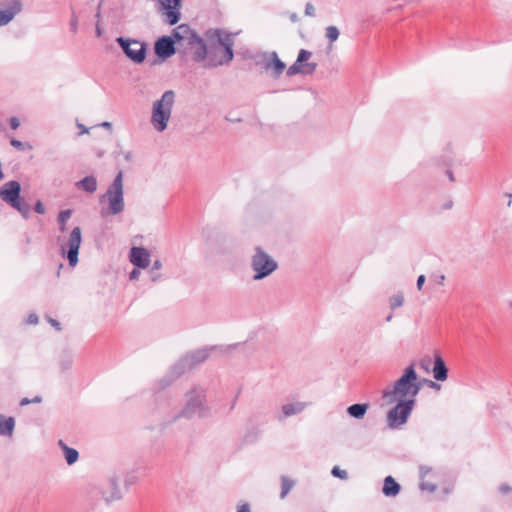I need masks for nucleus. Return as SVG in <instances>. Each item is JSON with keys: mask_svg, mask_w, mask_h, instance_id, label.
Here are the masks:
<instances>
[{"mask_svg": "<svg viewBox=\"0 0 512 512\" xmlns=\"http://www.w3.org/2000/svg\"><path fill=\"white\" fill-rule=\"evenodd\" d=\"M210 413L211 408L207 399V388L201 384H194L185 392L184 404L174 419H202L208 417Z\"/></svg>", "mask_w": 512, "mask_h": 512, "instance_id": "1", "label": "nucleus"}, {"mask_svg": "<svg viewBox=\"0 0 512 512\" xmlns=\"http://www.w3.org/2000/svg\"><path fill=\"white\" fill-rule=\"evenodd\" d=\"M421 385L418 382V376L413 365L405 368L403 375L395 382L392 389H387L383 392V398L387 402L393 403L396 400L400 401H415L416 396L419 394Z\"/></svg>", "mask_w": 512, "mask_h": 512, "instance_id": "2", "label": "nucleus"}, {"mask_svg": "<svg viewBox=\"0 0 512 512\" xmlns=\"http://www.w3.org/2000/svg\"><path fill=\"white\" fill-rule=\"evenodd\" d=\"M99 204L102 218L118 215L124 211L125 202L122 171L115 176L106 192L99 197Z\"/></svg>", "mask_w": 512, "mask_h": 512, "instance_id": "3", "label": "nucleus"}, {"mask_svg": "<svg viewBox=\"0 0 512 512\" xmlns=\"http://www.w3.org/2000/svg\"><path fill=\"white\" fill-rule=\"evenodd\" d=\"M172 36L176 40L178 49L181 47L189 50L197 62H202L208 57V45L188 25L182 24L176 27Z\"/></svg>", "mask_w": 512, "mask_h": 512, "instance_id": "4", "label": "nucleus"}, {"mask_svg": "<svg viewBox=\"0 0 512 512\" xmlns=\"http://www.w3.org/2000/svg\"><path fill=\"white\" fill-rule=\"evenodd\" d=\"M174 102L175 93L172 90H168L162 94L160 99L153 103L150 123L156 132L162 133L168 128Z\"/></svg>", "mask_w": 512, "mask_h": 512, "instance_id": "5", "label": "nucleus"}, {"mask_svg": "<svg viewBox=\"0 0 512 512\" xmlns=\"http://www.w3.org/2000/svg\"><path fill=\"white\" fill-rule=\"evenodd\" d=\"M215 349L216 347L203 348L185 355L171 368V376L165 377L160 381V388L163 389L169 386L186 370L192 369L196 365L203 363L209 357L210 351Z\"/></svg>", "mask_w": 512, "mask_h": 512, "instance_id": "6", "label": "nucleus"}, {"mask_svg": "<svg viewBox=\"0 0 512 512\" xmlns=\"http://www.w3.org/2000/svg\"><path fill=\"white\" fill-rule=\"evenodd\" d=\"M206 40L210 42V48H212V41H216L220 46L224 48V55L221 59L216 60L213 57L208 58V66L216 67L224 64H228L234 57L233 46H234V34L227 33L220 29H210L205 33Z\"/></svg>", "mask_w": 512, "mask_h": 512, "instance_id": "7", "label": "nucleus"}, {"mask_svg": "<svg viewBox=\"0 0 512 512\" xmlns=\"http://www.w3.org/2000/svg\"><path fill=\"white\" fill-rule=\"evenodd\" d=\"M251 268L254 272L253 280H262L277 270L276 260L266 253L261 247H256L251 257Z\"/></svg>", "mask_w": 512, "mask_h": 512, "instance_id": "8", "label": "nucleus"}, {"mask_svg": "<svg viewBox=\"0 0 512 512\" xmlns=\"http://www.w3.org/2000/svg\"><path fill=\"white\" fill-rule=\"evenodd\" d=\"M82 242L80 227L72 229L68 237H58V243L63 255L67 256L69 265L75 267L78 263L79 248Z\"/></svg>", "mask_w": 512, "mask_h": 512, "instance_id": "9", "label": "nucleus"}, {"mask_svg": "<svg viewBox=\"0 0 512 512\" xmlns=\"http://www.w3.org/2000/svg\"><path fill=\"white\" fill-rule=\"evenodd\" d=\"M116 42L122 48L127 58H129L132 62L136 64H141L144 62L147 52L146 43L125 37L116 38Z\"/></svg>", "mask_w": 512, "mask_h": 512, "instance_id": "10", "label": "nucleus"}, {"mask_svg": "<svg viewBox=\"0 0 512 512\" xmlns=\"http://www.w3.org/2000/svg\"><path fill=\"white\" fill-rule=\"evenodd\" d=\"M395 402L397 404L387 413V421L390 428H398L404 425L415 406V401L412 400H396Z\"/></svg>", "mask_w": 512, "mask_h": 512, "instance_id": "11", "label": "nucleus"}, {"mask_svg": "<svg viewBox=\"0 0 512 512\" xmlns=\"http://www.w3.org/2000/svg\"><path fill=\"white\" fill-rule=\"evenodd\" d=\"M312 53L308 50L301 49L298 53L296 61L287 69V76L291 77L296 74L311 75L317 68V63L309 62Z\"/></svg>", "mask_w": 512, "mask_h": 512, "instance_id": "12", "label": "nucleus"}, {"mask_svg": "<svg viewBox=\"0 0 512 512\" xmlns=\"http://www.w3.org/2000/svg\"><path fill=\"white\" fill-rule=\"evenodd\" d=\"M119 482L120 480L117 476H111L98 487V492L101 496V499L106 504L109 505L122 499L123 495L119 486Z\"/></svg>", "mask_w": 512, "mask_h": 512, "instance_id": "13", "label": "nucleus"}, {"mask_svg": "<svg viewBox=\"0 0 512 512\" xmlns=\"http://www.w3.org/2000/svg\"><path fill=\"white\" fill-rule=\"evenodd\" d=\"M159 5V11L164 17L166 23L176 24L180 20L181 0H156Z\"/></svg>", "mask_w": 512, "mask_h": 512, "instance_id": "14", "label": "nucleus"}, {"mask_svg": "<svg viewBox=\"0 0 512 512\" xmlns=\"http://www.w3.org/2000/svg\"><path fill=\"white\" fill-rule=\"evenodd\" d=\"M21 185L16 180L4 183L0 188V197L3 201L14 206L20 199Z\"/></svg>", "mask_w": 512, "mask_h": 512, "instance_id": "15", "label": "nucleus"}, {"mask_svg": "<svg viewBox=\"0 0 512 512\" xmlns=\"http://www.w3.org/2000/svg\"><path fill=\"white\" fill-rule=\"evenodd\" d=\"M130 262L139 269H146L151 262L150 252L144 247H132L129 251Z\"/></svg>", "mask_w": 512, "mask_h": 512, "instance_id": "16", "label": "nucleus"}, {"mask_svg": "<svg viewBox=\"0 0 512 512\" xmlns=\"http://www.w3.org/2000/svg\"><path fill=\"white\" fill-rule=\"evenodd\" d=\"M175 43L176 40L173 36H163L159 38L154 47L156 55L163 59L171 57L176 52Z\"/></svg>", "mask_w": 512, "mask_h": 512, "instance_id": "17", "label": "nucleus"}, {"mask_svg": "<svg viewBox=\"0 0 512 512\" xmlns=\"http://www.w3.org/2000/svg\"><path fill=\"white\" fill-rule=\"evenodd\" d=\"M307 405L308 404L303 401L285 403L281 406L280 411L275 415V418L282 422L286 418L302 413L306 409Z\"/></svg>", "mask_w": 512, "mask_h": 512, "instance_id": "18", "label": "nucleus"}, {"mask_svg": "<svg viewBox=\"0 0 512 512\" xmlns=\"http://www.w3.org/2000/svg\"><path fill=\"white\" fill-rule=\"evenodd\" d=\"M265 62L264 69L271 74L272 77L278 78L286 68L284 62H282L276 52L264 54Z\"/></svg>", "mask_w": 512, "mask_h": 512, "instance_id": "19", "label": "nucleus"}, {"mask_svg": "<svg viewBox=\"0 0 512 512\" xmlns=\"http://www.w3.org/2000/svg\"><path fill=\"white\" fill-rule=\"evenodd\" d=\"M21 9L22 3L20 0H8V9L0 10V26L10 23Z\"/></svg>", "mask_w": 512, "mask_h": 512, "instance_id": "20", "label": "nucleus"}, {"mask_svg": "<svg viewBox=\"0 0 512 512\" xmlns=\"http://www.w3.org/2000/svg\"><path fill=\"white\" fill-rule=\"evenodd\" d=\"M433 377L437 381H445L448 377V369L440 355L435 356L434 366L432 369Z\"/></svg>", "mask_w": 512, "mask_h": 512, "instance_id": "21", "label": "nucleus"}, {"mask_svg": "<svg viewBox=\"0 0 512 512\" xmlns=\"http://www.w3.org/2000/svg\"><path fill=\"white\" fill-rule=\"evenodd\" d=\"M400 485L396 482V480L392 476H387L384 479V484L382 488V492L386 497H395L400 492Z\"/></svg>", "mask_w": 512, "mask_h": 512, "instance_id": "22", "label": "nucleus"}, {"mask_svg": "<svg viewBox=\"0 0 512 512\" xmlns=\"http://www.w3.org/2000/svg\"><path fill=\"white\" fill-rule=\"evenodd\" d=\"M58 445L62 449L68 465H73L78 461L79 453L76 449L69 447L63 440H59Z\"/></svg>", "mask_w": 512, "mask_h": 512, "instance_id": "23", "label": "nucleus"}, {"mask_svg": "<svg viewBox=\"0 0 512 512\" xmlns=\"http://www.w3.org/2000/svg\"><path fill=\"white\" fill-rule=\"evenodd\" d=\"M15 428V419L0 415V436L11 437Z\"/></svg>", "mask_w": 512, "mask_h": 512, "instance_id": "24", "label": "nucleus"}, {"mask_svg": "<svg viewBox=\"0 0 512 512\" xmlns=\"http://www.w3.org/2000/svg\"><path fill=\"white\" fill-rule=\"evenodd\" d=\"M76 186L88 193H94L97 190V180L94 176H86L76 182Z\"/></svg>", "mask_w": 512, "mask_h": 512, "instance_id": "25", "label": "nucleus"}, {"mask_svg": "<svg viewBox=\"0 0 512 512\" xmlns=\"http://www.w3.org/2000/svg\"><path fill=\"white\" fill-rule=\"evenodd\" d=\"M368 409L367 404H353L347 408V413L356 419H362Z\"/></svg>", "mask_w": 512, "mask_h": 512, "instance_id": "26", "label": "nucleus"}, {"mask_svg": "<svg viewBox=\"0 0 512 512\" xmlns=\"http://www.w3.org/2000/svg\"><path fill=\"white\" fill-rule=\"evenodd\" d=\"M295 485V481L287 476H281L280 498L284 499Z\"/></svg>", "mask_w": 512, "mask_h": 512, "instance_id": "27", "label": "nucleus"}, {"mask_svg": "<svg viewBox=\"0 0 512 512\" xmlns=\"http://www.w3.org/2000/svg\"><path fill=\"white\" fill-rule=\"evenodd\" d=\"M340 36V30L334 26L330 25L325 28V37L329 42V46L332 47L333 43L338 40Z\"/></svg>", "mask_w": 512, "mask_h": 512, "instance_id": "28", "label": "nucleus"}, {"mask_svg": "<svg viewBox=\"0 0 512 512\" xmlns=\"http://www.w3.org/2000/svg\"><path fill=\"white\" fill-rule=\"evenodd\" d=\"M420 472H421V477H422V481L420 483V488L423 491L434 492L436 490V485L432 484L430 482L424 481V477L426 476V474H428L430 472V469L426 468V467H421Z\"/></svg>", "mask_w": 512, "mask_h": 512, "instance_id": "29", "label": "nucleus"}, {"mask_svg": "<svg viewBox=\"0 0 512 512\" xmlns=\"http://www.w3.org/2000/svg\"><path fill=\"white\" fill-rule=\"evenodd\" d=\"M403 303H404V294L401 291L393 294L389 298V306L392 310H395V309L401 307L403 305Z\"/></svg>", "mask_w": 512, "mask_h": 512, "instance_id": "30", "label": "nucleus"}, {"mask_svg": "<svg viewBox=\"0 0 512 512\" xmlns=\"http://www.w3.org/2000/svg\"><path fill=\"white\" fill-rule=\"evenodd\" d=\"M71 215L72 211L70 209L63 210L59 213L57 220L61 232H64L66 230V222L70 219Z\"/></svg>", "mask_w": 512, "mask_h": 512, "instance_id": "31", "label": "nucleus"}, {"mask_svg": "<svg viewBox=\"0 0 512 512\" xmlns=\"http://www.w3.org/2000/svg\"><path fill=\"white\" fill-rule=\"evenodd\" d=\"M12 207L16 209L25 219H28L30 217V206L23 200L19 201Z\"/></svg>", "mask_w": 512, "mask_h": 512, "instance_id": "32", "label": "nucleus"}, {"mask_svg": "<svg viewBox=\"0 0 512 512\" xmlns=\"http://www.w3.org/2000/svg\"><path fill=\"white\" fill-rule=\"evenodd\" d=\"M331 473L334 477L340 478L342 480H346L348 478L347 471L340 469L338 466L333 467Z\"/></svg>", "mask_w": 512, "mask_h": 512, "instance_id": "33", "label": "nucleus"}, {"mask_svg": "<svg viewBox=\"0 0 512 512\" xmlns=\"http://www.w3.org/2000/svg\"><path fill=\"white\" fill-rule=\"evenodd\" d=\"M431 281L435 282L437 285L443 286L445 282V275L439 273H433L430 275Z\"/></svg>", "mask_w": 512, "mask_h": 512, "instance_id": "34", "label": "nucleus"}, {"mask_svg": "<svg viewBox=\"0 0 512 512\" xmlns=\"http://www.w3.org/2000/svg\"><path fill=\"white\" fill-rule=\"evenodd\" d=\"M499 492L503 495H507V494H510L512 493V486H510L509 484L507 483H502L500 486H499Z\"/></svg>", "mask_w": 512, "mask_h": 512, "instance_id": "35", "label": "nucleus"}, {"mask_svg": "<svg viewBox=\"0 0 512 512\" xmlns=\"http://www.w3.org/2000/svg\"><path fill=\"white\" fill-rule=\"evenodd\" d=\"M34 210L38 214H44L46 212L45 206L41 200H37L34 205Z\"/></svg>", "mask_w": 512, "mask_h": 512, "instance_id": "36", "label": "nucleus"}, {"mask_svg": "<svg viewBox=\"0 0 512 512\" xmlns=\"http://www.w3.org/2000/svg\"><path fill=\"white\" fill-rule=\"evenodd\" d=\"M305 15L314 17L315 16V7L311 3H307L305 6Z\"/></svg>", "mask_w": 512, "mask_h": 512, "instance_id": "37", "label": "nucleus"}, {"mask_svg": "<svg viewBox=\"0 0 512 512\" xmlns=\"http://www.w3.org/2000/svg\"><path fill=\"white\" fill-rule=\"evenodd\" d=\"M70 29L73 33L77 32L78 29V19L75 14L72 15L71 21H70Z\"/></svg>", "mask_w": 512, "mask_h": 512, "instance_id": "38", "label": "nucleus"}, {"mask_svg": "<svg viewBox=\"0 0 512 512\" xmlns=\"http://www.w3.org/2000/svg\"><path fill=\"white\" fill-rule=\"evenodd\" d=\"M26 323L29 325H35L38 323V316L35 313H31L28 315L26 319Z\"/></svg>", "mask_w": 512, "mask_h": 512, "instance_id": "39", "label": "nucleus"}, {"mask_svg": "<svg viewBox=\"0 0 512 512\" xmlns=\"http://www.w3.org/2000/svg\"><path fill=\"white\" fill-rule=\"evenodd\" d=\"M236 512H251L250 505L246 502L241 503L237 506Z\"/></svg>", "mask_w": 512, "mask_h": 512, "instance_id": "40", "label": "nucleus"}, {"mask_svg": "<svg viewBox=\"0 0 512 512\" xmlns=\"http://www.w3.org/2000/svg\"><path fill=\"white\" fill-rule=\"evenodd\" d=\"M10 144H11L14 148H16V149H18V150H21V151H22V150H24V149H25L23 142H21V141H19V140L12 139V140L10 141Z\"/></svg>", "mask_w": 512, "mask_h": 512, "instance_id": "41", "label": "nucleus"}, {"mask_svg": "<svg viewBox=\"0 0 512 512\" xmlns=\"http://www.w3.org/2000/svg\"><path fill=\"white\" fill-rule=\"evenodd\" d=\"M9 123H10V127L13 130L18 129V127L20 126V120L17 117H11L9 120Z\"/></svg>", "mask_w": 512, "mask_h": 512, "instance_id": "42", "label": "nucleus"}, {"mask_svg": "<svg viewBox=\"0 0 512 512\" xmlns=\"http://www.w3.org/2000/svg\"><path fill=\"white\" fill-rule=\"evenodd\" d=\"M140 269L135 267L130 273H129V279L130 280H137L140 276Z\"/></svg>", "mask_w": 512, "mask_h": 512, "instance_id": "43", "label": "nucleus"}, {"mask_svg": "<svg viewBox=\"0 0 512 512\" xmlns=\"http://www.w3.org/2000/svg\"><path fill=\"white\" fill-rule=\"evenodd\" d=\"M425 280H426L425 275H420V276H418L416 286H417V289H418L419 291H421V290H422L423 285H424V283H425Z\"/></svg>", "mask_w": 512, "mask_h": 512, "instance_id": "44", "label": "nucleus"}, {"mask_svg": "<svg viewBox=\"0 0 512 512\" xmlns=\"http://www.w3.org/2000/svg\"><path fill=\"white\" fill-rule=\"evenodd\" d=\"M161 268H162V262L159 259H157L153 262L151 269H150V273L160 270Z\"/></svg>", "mask_w": 512, "mask_h": 512, "instance_id": "45", "label": "nucleus"}, {"mask_svg": "<svg viewBox=\"0 0 512 512\" xmlns=\"http://www.w3.org/2000/svg\"><path fill=\"white\" fill-rule=\"evenodd\" d=\"M72 366V359L62 360L61 361V368L63 370H67Z\"/></svg>", "mask_w": 512, "mask_h": 512, "instance_id": "46", "label": "nucleus"}, {"mask_svg": "<svg viewBox=\"0 0 512 512\" xmlns=\"http://www.w3.org/2000/svg\"><path fill=\"white\" fill-rule=\"evenodd\" d=\"M151 274V281L152 282H157L160 280L161 278V275L160 274H156L154 272L150 273Z\"/></svg>", "mask_w": 512, "mask_h": 512, "instance_id": "47", "label": "nucleus"}, {"mask_svg": "<svg viewBox=\"0 0 512 512\" xmlns=\"http://www.w3.org/2000/svg\"><path fill=\"white\" fill-rule=\"evenodd\" d=\"M49 322L51 323L52 326H54L56 329H60V323L54 319H49Z\"/></svg>", "mask_w": 512, "mask_h": 512, "instance_id": "48", "label": "nucleus"}, {"mask_svg": "<svg viewBox=\"0 0 512 512\" xmlns=\"http://www.w3.org/2000/svg\"><path fill=\"white\" fill-rule=\"evenodd\" d=\"M95 32H96V36L97 37H101L102 29H101V27L98 24L96 25Z\"/></svg>", "mask_w": 512, "mask_h": 512, "instance_id": "49", "label": "nucleus"}, {"mask_svg": "<svg viewBox=\"0 0 512 512\" xmlns=\"http://www.w3.org/2000/svg\"><path fill=\"white\" fill-rule=\"evenodd\" d=\"M78 127L80 128V134H84V133H88V128H86L84 125L82 124H78Z\"/></svg>", "mask_w": 512, "mask_h": 512, "instance_id": "50", "label": "nucleus"}, {"mask_svg": "<svg viewBox=\"0 0 512 512\" xmlns=\"http://www.w3.org/2000/svg\"><path fill=\"white\" fill-rule=\"evenodd\" d=\"M29 403H31V400H30V399H28V398H23V399L20 401V405H21V406L27 405V404H29Z\"/></svg>", "mask_w": 512, "mask_h": 512, "instance_id": "51", "label": "nucleus"}, {"mask_svg": "<svg viewBox=\"0 0 512 512\" xmlns=\"http://www.w3.org/2000/svg\"><path fill=\"white\" fill-rule=\"evenodd\" d=\"M430 387H431V388L439 389V388H440V385H439V384H437V383H435V382H433V381H431V382H430Z\"/></svg>", "mask_w": 512, "mask_h": 512, "instance_id": "52", "label": "nucleus"}, {"mask_svg": "<svg viewBox=\"0 0 512 512\" xmlns=\"http://www.w3.org/2000/svg\"><path fill=\"white\" fill-rule=\"evenodd\" d=\"M41 402V397L36 396L34 399L31 400V403H39Z\"/></svg>", "mask_w": 512, "mask_h": 512, "instance_id": "53", "label": "nucleus"}, {"mask_svg": "<svg viewBox=\"0 0 512 512\" xmlns=\"http://www.w3.org/2000/svg\"><path fill=\"white\" fill-rule=\"evenodd\" d=\"M101 126H102V127H105V128H111V126H112V125H111V123H110V122H103V123L101 124Z\"/></svg>", "mask_w": 512, "mask_h": 512, "instance_id": "54", "label": "nucleus"}, {"mask_svg": "<svg viewBox=\"0 0 512 512\" xmlns=\"http://www.w3.org/2000/svg\"><path fill=\"white\" fill-rule=\"evenodd\" d=\"M131 156H132L131 152H127V153L125 154V159H126V160H130Z\"/></svg>", "mask_w": 512, "mask_h": 512, "instance_id": "55", "label": "nucleus"}, {"mask_svg": "<svg viewBox=\"0 0 512 512\" xmlns=\"http://www.w3.org/2000/svg\"><path fill=\"white\" fill-rule=\"evenodd\" d=\"M239 344H233V345H229L227 346V349H235L238 347Z\"/></svg>", "mask_w": 512, "mask_h": 512, "instance_id": "56", "label": "nucleus"}, {"mask_svg": "<svg viewBox=\"0 0 512 512\" xmlns=\"http://www.w3.org/2000/svg\"><path fill=\"white\" fill-rule=\"evenodd\" d=\"M391 319H392V315H389V316L386 318V321H388V322H389V321H391Z\"/></svg>", "mask_w": 512, "mask_h": 512, "instance_id": "57", "label": "nucleus"}, {"mask_svg": "<svg viewBox=\"0 0 512 512\" xmlns=\"http://www.w3.org/2000/svg\"><path fill=\"white\" fill-rule=\"evenodd\" d=\"M449 178H450V180H453V175L451 172L449 173Z\"/></svg>", "mask_w": 512, "mask_h": 512, "instance_id": "58", "label": "nucleus"}, {"mask_svg": "<svg viewBox=\"0 0 512 512\" xmlns=\"http://www.w3.org/2000/svg\"><path fill=\"white\" fill-rule=\"evenodd\" d=\"M509 307L512 308V302L509 304Z\"/></svg>", "mask_w": 512, "mask_h": 512, "instance_id": "59", "label": "nucleus"}]
</instances>
